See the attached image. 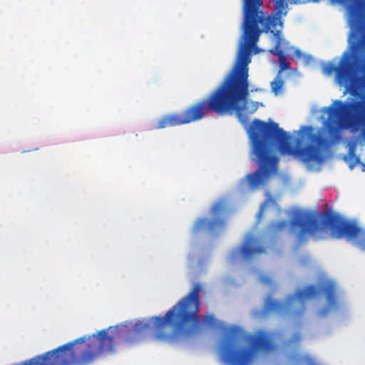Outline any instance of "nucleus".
<instances>
[{"mask_svg":"<svg viewBox=\"0 0 365 365\" xmlns=\"http://www.w3.org/2000/svg\"><path fill=\"white\" fill-rule=\"evenodd\" d=\"M296 53H297V55L298 56H301V55H302L301 51H300L299 50H297V51H296Z\"/></svg>","mask_w":365,"mask_h":365,"instance_id":"aec40b11","label":"nucleus"},{"mask_svg":"<svg viewBox=\"0 0 365 365\" xmlns=\"http://www.w3.org/2000/svg\"><path fill=\"white\" fill-rule=\"evenodd\" d=\"M321 292L326 294L328 301V307L322 309L320 312V314L322 316H324L327 314L329 309L336 307L335 287L331 283L326 284L322 287Z\"/></svg>","mask_w":365,"mask_h":365,"instance_id":"9d476101","label":"nucleus"},{"mask_svg":"<svg viewBox=\"0 0 365 365\" xmlns=\"http://www.w3.org/2000/svg\"><path fill=\"white\" fill-rule=\"evenodd\" d=\"M301 340V334H295L292 336V339L286 343L287 346H289L292 344H298Z\"/></svg>","mask_w":365,"mask_h":365,"instance_id":"a211bd4d","label":"nucleus"},{"mask_svg":"<svg viewBox=\"0 0 365 365\" xmlns=\"http://www.w3.org/2000/svg\"><path fill=\"white\" fill-rule=\"evenodd\" d=\"M274 349L269 332L259 330L245 336L238 327L224 328L219 345L222 360L229 365H250L256 352L267 353Z\"/></svg>","mask_w":365,"mask_h":365,"instance_id":"20e7f679","label":"nucleus"},{"mask_svg":"<svg viewBox=\"0 0 365 365\" xmlns=\"http://www.w3.org/2000/svg\"><path fill=\"white\" fill-rule=\"evenodd\" d=\"M202 322L207 327H215L217 324V319L212 314L203 316Z\"/></svg>","mask_w":365,"mask_h":365,"instance_id":"dca6fc26","label":"nucleus"},{"mask_svg":"<svg viewBox=\"0 0 365 365\" xmlns=\"http://www.w3.org/2000/svg\"><path fill=\"white\" fill-rule=\"evenodd\" d=\"M287 7V4L285 2V0H277L275 3V8L277 10V14L278 16H275L276 18L281 19V14H282L283 10H284ZM282 21V20L280 19Z\"/></svg>","mask_w":365,"mask_h":365,"instance_id":"f3484780","label":"nucleus"},{"mask_svg":"<svg viewBox=\"0 0 365 365\" xmlns=\"http://www.w3.org/2000/svg\"><path fill=\"white\" fill-rule=\"evenodd\" d=\"M291 359L297 364L317 365L315 360L308 354L293 356Z\"/></svg>","mask_w":365,"mask_h":365,"instance_id":"4468645a","label":"nucleus"},{"mask_svg":"<svg viewBox=\"0 0 365 365\" xmlns=\"http://www.w3.org/2000/svg\"><path fill=\"white\" fill-rule=\"evenodd\" d=\"M356 104V105H360V104H361V103L357 102Z\"/></svg>","mask_w":365,"mask_h":365,"instance_id":"412c9836","label":"nucleus"},{"mask_svg":"<svg viewBox=\"0 0 365 365\" xmlns=\"http://www.w3.org/2000/svg\"><path fill=\"white\" fill-rule=\"evenodd\" d=\"M356 142L351 141L348 143V152L344 157V160L348 163L350 169H353L357 164L360 163L359 156L356 155Z\"/></svg>","mask_w":365,"mask_h":365,"instance_id":"f8f14e48","label":"nucleus"},{"mask_svg":"<svg viewBox=\"0 0 365 365\" xmlns=\"http://www.w3.org/2000/svg\"><path fill=\"white\" fill-rule=\"evenodd\" d=\"M251 56L240 48L237 61L222 83L207 98L202 99L185 108L180 114L171 113L162 116L153 129L188 124L202 119L210 111L220 116L235 114L242 121L244 113H253L257 108V102H249V68Z\"/></svg>","mask_w":365,"mask_h":365,"instance_id":"7ed1b4c3","label":"nucleus"},{"mask_svg":"<svg viewBox=\"0 0 365 365\" xmlns=\"http://www.w3.org/2000/svg\"><path fill=\"white\" fill-rule=\"evenodd\" d=\"M322 68L323 72L327 75H331L335 72L336 80L340 86L365 93V71L361 76H356V63L351 53L344 52L339 66L327 63L323 65Z\"/></svg>","mask_w":365,"mask_h":365,"instance_id":"0eeeda50","label":"nucleus"},{"mask_svg":"<svg viewBox=\"0 0 365 365\" xmlns=\"http://www.w3.org/2000/svg\"><path fill=\"white\" fill-rule=\"evenodd\" d=\"M253 240L252 237H249L240 247V251L245 259H250L255 255L262 254L265 252V249L263 247H252L250 244Z\"/></svg>","mask_w":365,"mask_h":365,"instance_id":"9b49d317","label":"nucleus"},{"mask_svg":"<svg viewBox=\"0 0 365 365\" xmlns=\"http://www.w3.org/2000/svg\"><path fill=\"white\" fill-rule=\"evenodd\" d=\"M194 284L187 296L168 311L164 317L155 316L135 323L102 329L96 334L83 336L53 349V365H87L99 355L114 351L116 339L123 335L128 342L151 331L155 340L173 341L180 336L190 337L199 328L200 292Z\"/></svg>","mask_w":365,"mask_h":365,"instance_id":"f257e3e1","label":"nucleus"},{"mask_svg":"<svg viewBox=\"0 0 365 365\" xmlns=\"http://www.w3.org/2000/svg\"><path fill=\"white\" fill-rule=\"evenodd\" d=\"M317 294V288L310 285L304 290L299 289L294 294L288 296L285 302L274 301L268 297L264 303V313L274 312L298 321L302 319L305 312L304 300L314 297Z\"/></svg>","mask_w":365,"mask_h":365,"instance_id":"423d86ee","label":"nucleus"},{"mask_svg":"<svg viewBox=\"0 0 365 365\" xmlns=\"http://www.w3.org/2000/svg\"><path fill=\"white\" fill-rule=\"evenodd\" d=\"M355 105L336 100L327 108L328 118L324 127L331 138H337L342 130L349 129L352 132L359 130L360 120L354 112Z\"/></svg>","mask_w":365,"mask_h":365,"instance_id":"39448f33","label":"nucleus"},{"mask_svg":"<svg viewBox=\"0 0 365 365\" xmlns=\"http://www.w3.org/2000/svg\"><path fill=\"white\" fill-rule=\"evenodd\" d=\"M281 29L282 28H279V29H277V27L274 29V28H272V29H269V32L272 33L275 38H276V43L274 48L270 50V53H272L273 55H277L279 56V73H281L283 71L287 70L290 68V63L287 61L286 56L284 55V53L282 50L280 48L281 43L282 41V36H281Z\"/></svg>","mask_w":365,"mask_h":365,"instance_id":"1a4fd4ad","label":"nucleus"},{"mask_svg":"<svg viewBox=\"0 0 365 365\" xmlns=\"http://www.w3.org/2000/svg\"><path fill=\"white\" fill-rule=\"evenodd\" d=\"M283 85L284 81L279 76H277L271 83L272 91L275 94V96L278 95L281 92Z\"/></svg>","mask_w":365,"mask_h":365,"instance_id":"2eb2a0df","label":"nucleus"},{"mask_svg":"<svg viewBox=\"0 0 365 365\" xmlns=\"http://www.w3.org/2000/svg\"><path fill=\"white\" fill-rule=\"evenodd\" d=\"M301 138L307 144L300 147L290 143L291 136L277 123L270 120L265 123L259 119H254L250 124L248 134L252 143V154L253 160L259 164V168L253 173L247 175V180L252 188L262 185L264 180L277 170L278 157L275 150L277 148L282 155H289L298 158L304 163H322L323 152L328 145V140L323 136L321 129L311 125L301 128Z\"/></svg>","mask_w":365,"mask_h":365,"instance_id":"f03ea898","label":"nucleus"},{"mask_svg":"<svg viewBox=\"0 0 365 365\" xmlns=\"http://www.w3.org/2000/svg\"><path fill=\"white\" fill-rule=\"evenodd\" d=\"M259 282L262 284H270L272 282V279L270 277L262 275L259 277Z\"/></svg>","mask_w":365,"mask_h":365,"instance_id":"6ab92c4d","label":"nucleus"},{"mask_svg":"<svg viewBox=\"0 0 365 365\" xmlns=\"http://www.w3.org/2000/svg\"><path fill=\"white\" fill-rule=\"evenodd\" d=\"M224 211V205L221 202L216 203L212 209V215L214 219L212 220H208L205 218L198 220L194 226V231L198 232L202 228L205 227L209 232H214L217 229L222 228L225 225V220L220 217Z\"/></svg>","mask_w":365,"mask_h":365,"instance_id":"6e6552de","label":"nucleus"},{"mask_svg":"<svg viewBox=\"0 0 365 365\" xmlns=\"http://www.w3.org/2000/svg\"><path fill=\"white\" fill-rule=\"evenodd\" d=\"M287 225L288 223L284 220L272 222L269 224L267 230L273 235H278L287 229Z\"/></svg>","mask_w":365,"mask_h":365,"instance_id":"ddd939ff","label":"nucleus"}]
</instances>
